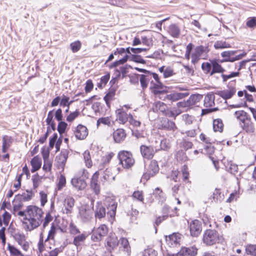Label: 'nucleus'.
I'll list each match as a JSON object with an SVG mask.
<instances>
[{"mask_svg":"<svg viewBox=\"0 0 256 256\" xmlns=\"http://www.w3.org/2000/svg\"><path fill=\"white\" fill-rule=\"evenodd\" d=\"M28 218L22 222L26 230L32 231L38 228L42 222L44 212L42 210L36 206H28L26 208Z\"/></svg>","mask_w":256,"mask_h":256,"instance_id":"f257e3e1","label":"nucleus"},{"mask_svg":"<svg viewBox=\"0 0 256 256\" xmlns=\"http://www.w3.org/2000/svg\"><path fill=\"white\" fill-rule=\"evenodd\" d=\"M222 240V237L214 230H206L203 234L202 242L206 246H212Z\"/></svg>","mask_w":256,"mask_h":256,"instance_id":"f03ea898","label":"nucleus"},{"mask_svg":"<svg viewBox=\"0 0 256 256\" xmlns=\"http://www.w3.org/2000/svg\"><path fill=\"white\" fill-rule=\"evenodd\" d=\"M118 156L120 160V164L124 168H130L134 164L135 160L132 154L130 152L126 150L120 151L118 154Z\"/></svg>","mask_w":256,"mask_h":256,"instance_id":"7ed1b4c3","label":"nucleus"},{"mask_svg":"<svg viewBox=\"0 0 256 256\" xmlns=\"http://www.w3.org/2000/svg\"><path fill=\"white\" fill-rule=\"evenodd\" d=\"M108 232L107 226L105 224H102L98 228L93 230L92 240L94 242H100L106 235Z\"/></svg>","mask_w":256,"mask_h":256,"instance_id":"20e7f679","label":"nucleus"},{"mask_svg":"<svg viewBox=\"0 0 256 256\" xmlns=\"http://www.w3.org/2000/svg\"><path fill=\"white\" fill-rule=\"evenodd\" d=\"M209 52V49L206 46H200L194 48V52L192 54V62H194L200 58L204 59L207 56V54Z\"/></svg>","mask_w":256,"mask_h":256,"instance_id":"39448f33","label":"nucleus"},{"mask_svg":"<svg viewBox=\"0 0 256 256\" xmlns=\"http://www.w3.org/2000/svg\"><path fill=\"white\" fill-rule=\"evenodd\" d=\"M106 204L108 210L107 215L110 216L112 220L115 218L118 204L113 198L108 197L106 199Z\"/></svg>","mask_w":256,"mask_h":256,"instance_id":"423d86ee","label":"nucleus"},{"mask_svg":"<svg viewBox=\"0 0 256 256\" xmlns=\"http://www.w3.org/2000/svg\"><path fill=\"white\" fill-rule=\"evenodd\" d=\"M140 150L142 156L146 159H152L158 150L152 146L142 145Z\"/></svg>","mask_w":256,"mask_h":256,"instance_id":"0eeeda50","label":"nucleus"},{"mask_svg":"<svg viewBox=\"0 0 256 256\" xmlns=\"http://www.w3.org/2000/svg\"><path fill=\"white\" fill-rule=\"evenodd\" d=\"M69 152L67 150H62L59 155L56 158L55 161L58 169L64 170L68 158Z\"/></svg>","mask_w":256,"mask_h":256,"instance_id":"6e6552de","label":"nucleus"},{"mask_svg":"<svg viewBox=\"0 0 256 256\" xmlns=\"http://www.w3.org/2000/svg\"><path fill=\"white\" fill-rule=\"evenodd\" d=\"M190 235L194 237H197L200 234L202 228V224L198 220H192L190 224Z\"/></svg>","mask_w":256,"mask_h":256,"instance_id":"1a4fd4ad","label":"nucleus"},{"mask_svg":"<svg viewBox=\"0 0 256 256\" xmlns=\"http://www.w3.org/2000/svg\"><path fill=\"white\" fill-rule=\"evenodd\" d=\"M158 171L159 166L157 161L152 160L150 164L148 172L144 175V178L149 179L150 177L154 176Z\"/></svg>","mask_w":256,"mask_h":256,"instance_id":"9d476101","label":"nucleus"},{"mask_svg":"<svg viewBox=\"0 0 256 256\" xmlns=\"http://www.w3.org/2000/svg\"><path fill=\"white\" fill-rule=\"evenodd\" d=\"M80 216L84 222H89L92 218V212L90 209L82 207L79 211Z\"/></svg>","mask_w":256,"mask_h":256,"instance_id":"9b49d317","label":"nucleus"},{"mask_svg":"<svg viewBox=\"0 0 256 256\" xmlns=\"http://www.w3.org/2000/svg\"><path fill=\"white\" fill-rule=\"evenodd\" d=\"M74 133L76 138L84 140L88 134V130L85 126L79 124L76 128Z\"/></svg>","mask_w":256,"mask_h":256,"instance_id":"f8f14e48","label":"nucleus"},{"mask_svg":"<svg viewBox=\"0 0 256 256\" xmlns=\"http://www.w3.org/2000/svg\"><path fill=\"white\" fill-rule=\"evenodd\" d=\"M98 174L96 172L92 175L90 183V187L94 192L98 195L100 192V185L98 184Z\"/></svg>","mask_w":256,"mask_h":256,"instance_id":"ddd939ff","label":"nucleus"},{"mask_svg":"<svg viewBox=\"0 0 256 256\" xmlns=\"http://www.w3.org/2000/svg\"><path fill=\"white\" fill-rule=\"evenodd\" d=\"M198 253V249L195 246L182 248L177 254V256H196Z\"/></svg>","mask_w":256,"mask_h":256,"instance_id":"4468645a","label":"nucleus"},{"mask_svg":"<svg viewBox=\"0 0 256 256\" xmlns=\"http://www.w3.org/2000/svg\"><path fill=\"white\" fill-rule=\"evenodd\" d=\"M34 192L32 190H26V192H23L22 194H18L15 196V202L20 200L25 202L30 200L34 196Z\"/></svg>","mask_w":256,"mask_h":256,"instance_id":"2eb2a0df","label":"nucleus"},{"mask_svg":"<svg viewBox=\"0 0 256 256\" xmlns=\"http://www.w3.org/2000/svg\"><path fill=\"white\" fill-rule=\"evenodd\" d=\"M106 211L104 206L101 202H97L95 206L94 216L96 219L100 220L105 217Z\"/></svg>","mask_w":256,"mask_h":256,"instance_id":"dca6fc26","label":"nucleus"},{"mask_svg":"<svg viewBox=\"0 0 256 256\" xmlns=\"http://www.w3.org/2000/svg\"><path fill=\"white\" fill-rule=\"evenodd\" d=\"M166 240L169 246H174L180 244V235L178 233H173L168 236H166Z\"/></svg>","mask_w":256,"mask_h":256,"instance_id":"f3484780","label":"nucleus"},{"mask_svg":"<svg viewBox=\"0 0 256 256\" xmlns=\"http://www.w3.org/2000/svg\"><path fill=\"white\" fill-rule=\"evenodd\" d=\"M140 82L142 90H145L148 87L150 82L152 84L153 80L151 78L150 72L149 71L146 74H140Z\"/></svg>","mask_w":256,"mask_h":256,"instance_id":"a211bd4d","label":"nucleus"},{"mask_svg":"<svg viewBox=\"0 0 256 256\" xmlns=\"http://www.w3.org/2000/svg\"><path fill=\"white\" fill-rule=\"evenodd\" d=\"M160 126L162 129L174 131L177 128L175 123L166 118H162Z\"/></svg>","mask_w":256,"mask_h":256,"instance_id":"6ab92c4d","label":"nucleus"},{"mask_svg":"<svg viewBox=\"0 0 256 256\" xmlns=\"http://www.w3.org/2000/svg\"><path fill=\"white\" fill-rule=\"evenodd\" d=\"M188 95V92H174L166 94L164 100H168L172 102H176L180 99H182Z\"/></svg>","mask_w":256,"mask_h":256,"instance_id":"aec40b11","label":"nucleus"},{"mask_svg":"<svg viewBox=\"0 0 256 256\" xmlns=\"http://www.w3.org/2000/svg\"><path fill=\"white\" fill-rule=\"evenodd\" d=\"M71 184L74 188L80 190H84L87 186L86 182L84 180L78 178H72Z\"/></svg>","mask_w":256,"mask_h":256,"instance_id":"412c9836","label":"nucleus"},{"mask_svg":"<svg viewBox=\"0 0 256 256\" xmlns=\"http://www.w3.org/2000/svg\"><path fill=\"white\" fill-rule=\"evenodd\" d=\"M116 114L117 120L121 124H124L128 120H129V114L128 115L122 108L116 110Z\"/></svg>","mask_w":256,"mask_h":256,"instance_id":"4be33fe9","label":"nucleus"},{"mask_svg":"<svg viewBox=\"0 0 256 256\" xmlns=\"http://www.w3.org/2000/svg\"><path fill=\"white\" fill-rule=\"evenodd\" d=\"M118 242V238L114 234H112L106 238L107 246L109 248L110 250H113L117 247Z\"/></svg>","mask_w":256,"mask_h":256,"instance_id":"5701e85b","label":"nucleus"},{"mask_svg":"<svg viewBox=\"0 0 256 256\" xmlns=\"http://www.w3.org/2000/svg\"><path fill=\"white\" fill-rule=\"evenodd\" d=\"M126 136L124 130L118 128L113 132V138L116 142L119 143L123 141Z\"/></svg>","mask_w":256,"mask_h":256,"instance_id":"b1692460","label":"nucleus"},{"mask_svg":"<svg viewBox=\"0 0 256 256\" xmlns=\"http://www.w3.org/2000/svg\"><path fill=\"white\" fill-rule=\"evenodd\" d=\"M2 152L4 153L6 152L10 147L13 140L11 136L7 135H4L2 136Z\"/></svg>","mask_w":256,"mask_h":256,"instance_id":"393cba45","label":"nucleus"},{"mask_svg":"<svg viewBox=\"0 0 256 256\" xmlns=\"http://www.w3.org/2000/svg\"><path fill=\"white\" fill-rule=\"evenodd\" d=\"M74 200L72 196H67L64 200V210L66 214L72 213V209L74 205Z\"/></svg>","mask_w":256,"mask_h":256,"instance_id":"a878e982","label":"nucleus"},{"mask_svg":"<svg viewBox=\"0 0 256 256\" xmlns=\"http://www.w3.org/2000/svg\"><path fill=\"white\" fill-rule=\"evenodd\" d=\"M235 93L236 90L232 88L230 90L218 91L216 94L226 100L230 98Z\"/></svg>","mask_w":256,"mask_h":256,"instance_id":"bb28decb","label":"nucleus"},{"mask_svg":"<svg viewBox=\"0 0 256 256\" xmlns=\"http://www.w3.org/2000/svg\"><path fill=\"white\" fill-rule=\"evenodd\" d=\"M240 126L244 130L247 132H253L254 130V128L253 123L251 120L250 117L246 121L245 120L242 124H240Z\"/></svg>","mask_w":256,"mask_h":256,"instance_id":"cd10ccee","label":"nucleus"},{"mask_svg":"<svg viewBox=\"0 0 256 256\" xmlns=\"http://www.w3.org/2000/svg\"><path fill=\"white\" fill-rule=\"evenodd\" d=\"M212 70L210 74V76H212L216 73H223L225 72V70L220 64L216 60H212Z\"/></svg>","mask_w":256,"mask_h":256,"instance_id":"c85d7f7f","label":"nucleus"},{"mask_svg":"<svg viewBox=\"0 0 256 256\" xmlns=\"http://www.w3.org/2000/svg\"><path fill=\"white\" fill-rule=\"evenodd\" d=\"M30 164L32 166L31 172H34L38 170L40 168L42 160L40 158L36 156L32 159Z\"/></svg>","mask_w":256,"mask_h":256,"instance_id":"c756f323","label":"nucleus"},{"mask_svg":"<svg viewBox=\"0 0 256 256\" xmlns=\"http://www.w3.org/2000/svg\"><path fill=\"white\" fill-rule=\"evenodd\" d=\"M214 96L213 94H208L204 97V106L206 108L212 107L214 104Z\"/></svg>","mask_w":256,"mask_h":256,"instance_id":"7c9ffc66","label":"nucleus"},{"mask_svg":"<svg viewBox=\"0 0 256 256\" xmlns=\"http://www.w3.org/2000/svg\"><path fill=\"white\" fill-rule=\"evenodd\" d=\"M202 95L195 94L191 95L188 100L190 106L196 105L202 98Z\"/></svg>","mask_w":256,"mask_h":256,"instance_id":"2f4dec72","label":"nucleus"},{"mask_svg":"<svg viewBox=\"0 0 256 256\" xmlns=\"http://www.w3.org/2000/svg\"><path fill=\"white\" fill-rule=\"evenodd\" d=\"M115 175L113 174L110 170L106 169L104 172L102 181L112 182L115 180Z\"/></svg>","mask_w":256,"mask_h":256,"instance_id":"473e14b6","label":"nucleus"},{"mask_svg":"<svg viewBox=\"0 0 256 256\" xmlns=\"http://www.w3.org/2000/svg\"><path fill=\"white\" fill-rule=\"evenodd\" d=\"M169 32L174 38H178L180 34V30L176 24H172L169 26Z\"/></svg>","mask_w":256,"mask_h":256,"instance_id":"72a5a7b5","label":"nucleus"},{"mask_svg":"<svg viewBox=\"0 0 256 256\" xmlns=\"http://www.w3.org/2000/svg\"><path fill=\"white\" fill-rule=\"evenodd\" d=\"M224 124L220 119L214 120L213 122V128L214 132H222L223 130Z\"/></svg>","mask_w":256,"mask_h":256,"instance_id":"f704fd0d","label":"nucleus"},{"mask_svg":"<svg viewBox=\"0 0 256 256\" xmlns=\"http://www.w3.org/2000/svg\"><path fill=\"white\" fill-rule=\"evenodd\" d=\"M224 198V195L222 194L220 190L218 188H216L213 192L212 198L216 202H220L223 200Z\"/></svg>","mask_w":256,"mask_h":256,"instance_id":"c9c22d12","label":"nucleus"},{"mask_svg":"<svg viewBox=\"0 0 256 256\" xmlns=\"http://www.w3.org/2000/svg\"><path fill=\"white\" fill-rule=\"evenodd\" d=\"M118 242L120 246L124 248V250L129 254L130 252V246L128 240L126 238H122Z\"/></svg>","mask_w":256,"mask_h":256,"instance_id":"e433bc0d","label":"nucleus"},{"mask_svg":"<svg viewBox=\"0 0 256 256\" xmlns=\"http://www.w3.org/2000/svg\"><path fill=\"white\" fill-rule=\"evenodd\" d=\"M155 107L156 110L162 112V114H164L168 108L167 106L161 102H156V103Z\"/></svg>","mask_w":256,"mask_h":256,"instance_id":"4c0bfd02","label":"nucleus"},{"mask_svg":"<svg viewBox=\"0 0 256 256\" xmlns=\"http://www.w3.org/2000/svg\"><path fill=\"white\" fill-rule=\"evenodd\" d=\"M42 177L38 174H36L32 176V180L33 183L34 189H36L42 182Z\"/></svg>","mask_w":256,"mask_h":256,"instance_id":"58836bf2","label":"nucleus"},{"mask_svg":"<svg viewBox=\"0 0 256 256\" xmlns=\"http://www.w3.org/2000/svg\"><path fill=\"white\" fill-rule=\"evenodd\" d=\"M86 238V236L84 234L76 236L74 239L73 244L76 246H80L82 242L85 240Z\"/></svg>","mask_w":256,"mask_h":256,"instance_id":"ea45409f","label":"nucleus"},{"mask_svg":"<svg viewBox=\"0 0 256 256\" xmlns=\"http://www.w3.org/2000/svg\"><path fill=\"white\" fill-rule=\"evenodd\" d=\"M192 142L186 138H183L180 143V146L184 150H187L188 149L192 148Z\"/></svg>","mask_w":256,"mask_h":256,"instance_id":"a19ab883","label":"nucleus"},{"mask_svg":"<svg viewBox=\"0 0 256 256\" xmlns=\"http://www.w3.org/2000/svg\"><path fill=\"white\" fill-rule=\"evenodd\" d=\"M8 248L10 254L14 256H24L18 249L10 244H8Z\"/></svg>","mask_w":256,"mask_h":256,"instance_id":"79ce46f5","label":"nucleus"},{"mask_svg":"<svg viewBox=\"0 0 256 256\" xmlns=\"http://www.w3.org/2000/svg\"><path fill=\"white\" fill-rule=\"evenodd\" d=\"M214 47L216 49L228 48L230 47V44L223 40H218L214 44Z\"/></svg>","mask_w":256,"mask_h":256,"instance_id":"37998d69","label":"nucleus"},{"mask_svg":"<svg viewBox=\"0 0 256 256\" xmlns=\"http://www.w3.org/2000/svg\"><path fill=\"white\" fill-rule=\"evenodd\" d=\"M56 232V226L54 224L52 223L50 226V229L48 232V236L45 242L48 241L50 239L53 240Z\"/></svg>","mask_w":256,"mask_h":256,"instance_id":"c03bdc74","label":"nucleus"},{"mask_svg":"<svg viewBox=\"0 0 256 256\" xmlns=\"http://www.w3.org/2000/svg\"><path fill=\"white\" fill-rule=\"evenodd\" d=\"M130 60L132 62L142 64H145L146 63V60H144L138 54H131Z\"/></svg>","mask_w":256,"mask_h":256,"instance_id":"a18cd8bd","label":"nucleus"},{"mask_svg":"<svg viewBox=\"0 0 256 256\" xmlns=\"http://www.w3.org/2000/svg\"><path fill=\"white\" fill-rule=\"evenodd\" d=\"M66 184V178L64 175L61 174L58 178V182L57 185L56 190H60L64 186H65Z\"/></svg>","mask_w":256,"mask_h":256,"instance_id":"49530a36","label":"nucleus"},{"mask_svg":"<svg viewBox=\"0 0 256 256\" xmlns=\"http://www.w3.org/2000/svg\"><path fill=\"white\" fill-rule=\"evenodd\" d=\"M212 63H209L208 62H203L202 64V68L204 72L206 74H210L212 70Z\"/></svg>","mask_w":256,"mask_h":256,"instance_id":"de8ad7c7","label":"nucleus"},{"mask_svg":"<svg viewBox=\"0 0 256 256\" xmlns=\"http://www.w3.org/2000/svg\"><path fill=\"white\" fill-rule=\"evenodd\" d=\"M246 251L247 254L256 256V244H249L246 246Z\"/></svg>","mask_w":256,"mask_h":256,"instance_id":"09e8293b","label":"nucleus"},{"mask_svg":"<svg viewBox=\"0 0 256 256\" xmlns=\"http://www.w3.org/2000/svg\"><path fill=\"white\" fill-rule=\"evenodd\" d=\"M70 98L68 96L62 95V98L60 101V106H66L70 107V106L71 104H72V101L69 102Z\"/></svg>","mask_w":256,"mask_h":256,"instance_id":"8fccbe9b","label":"nucleus"},{"mask_svg":"<svg viewBox=\"0 0 256 256\" xmlns=\"http://www.w3.org/2000/svg\"><path fill=\"white\" fill-rule=\"evenodd\" d=\"M83 154L86 166L88 168L91 167L92 166V162L90 152L88 151H85Z\"/></svg>","mask_w":256,"mask_h":256,"instance_id":"3c124183","label":"nucleus"},{"mask_svg":"<svg viewBox=\"0 0 256 256\" xmlns=\"http://www.w3.org/2000/svg\"><path fill=\"white\" fill-rule=\"evenodd\" d=\"M132 68V67L130 66H128V64L124 66H120V71L121 72V74H122V78H126V76H128V68Z\"/></svg>","mask_w":256,"mask_h":256,"instance_id":"603ef678","label":"nucleus"},{"mask_svg":"<svg viewBox=\"0 0 256 256\" xmlns=\"http://www.w3.org/2000/svg\"><path fill=\"white\" fill-rule=\"evenodd\" d=\"M132 197L138 201L144 202V198L142 191L138 190L134 192L132 194Z\"/></svg>","mask_w":256,"mask_h":256,"instance_id":"864d4df0","label":"nucleus"},{"mask_svg":"<svg viewBox=\"0 0 256 256\" xmlns=\"http://www.w3.org/2000/svg\"><path fill=\"white\" fill-rule=\"evenodd\" d=\"M108 3L111 5L120 7H123L126 5L124 0H108Z\"/></svg>","mask_w":256,"mask_h":256,"instance_id":"5fc2aeb1","label":"nucleus"},{"mask_svg":"<svg viewBox=\"0 0 256 256\" xmlns=\"http://www.w3.org/2000/svg\"><path fill=\"white\" fill-rule=\"evenodd\" d=\"M14 238L19 245L22 244V243L25 240L24 235L18 232L16 233L14 236Z\"/></svg>","mask_w":256,"mask_h":256,"instance_id":"6e6d98bb","label":"nucleus"},{"mask_svg":"<svg viewBox=\"0 0 256 256\" xmlns=\"http://www.w3.org/2000/svg\"><path fill=\"white\" fill-rule=\"evenodd\" d=\"M67 126V124L64 122L61 121L58 123V131L60 134L64 132Z\"/></svg>","mask_w":256,"mask_h":256,"instance_id":"4d7b16f0","label":"nucleus"},{"mask_svg":"<svg viewBox=\"0 0 256 256\" xmlns=\"http://www.w3.org/2000/svg\"><path fill=\"white\" fill-rule=\"evenodd\" d=\"M71 50L73 52H76L80 50L81 47V44L80 41L72 42L70 45Z\"/></svg>","mask_w":256,"mask_h":256,"instance_id":"13d9d810","label":"nucleus"},{"mask_svg":"<svg viewBox=\"0 0 256 256\" xmlns=\"http://www.w3.org/2000/svg\"><path fill=\"white\" fill-rule=\"evenodd\" d=\"M160 147L161 150H167L170 148L169 140L166 139L162 140L160 142Z\"/></svg>","mask_w":256,"mask_h":256,"instance_id":"bf43d9fd","label":"nucleus"},{"mask_svg":"<svg viewBox=\"0 0 256 256\" xmlns=\"http://www.w3.org/2000/svg\"><path fill=\"white\" fill-rule=\"evenodd\" d=\"M100 124L110 126V120L108 117L101 118L97 120V126H98Z\"/></svg>","mask_w":256,"mask_h":256,"instance_id":"052dcab7","label":"nucleus"},{"mask_svg":"<svg viewBox=\"0 0 256 256\" xmlns=\"http://www.w3.org/2000/svg\"><path fill=\"white\" fill-rule=\"evenodd\" d=\"M115 92H109L104 97V99L108 106H109L110 102L112 100L114 96Z\"/></svg>","mask_w":256,"mask_h":256,"instance_id":"680f3d73","label":"nucleus"},{"mask_svg":"<svg viewBox=\"0 0 256 256\" xmlns=\"http://www.w3.org/2000/svg\"><path fill=\"white\" fill-rule=\"evenodd\" d=\"M52 219L53 218L51 216L50 214V212L46 213L44 223L42 224L43 228H46L48 226L49 222H50Z\"/></svg>","mask_w":256,"mask_h":256,"instance_id":"e2e57ef3","label":"nucleus"},{"mask_svg":"<svg viewBox=\"0 0 256 256\" xmlns=\"http://www.w3.org/2000/svg\"><path fill=\"white\" fill-rule=\"evenodd\" d=\"M183 180L186 181L188 179L189 172H188V167L186 165H184L182 168Z\"/></svg>","mask_w":256,"mask_h":256,"instance_id":"0e129e2a","label":"nucleus"},{"mask_svg":"<svg viewBox=\"0 0 256 256\" xmlns=\"http://www.w3.org/2000/svg\"><path fill=\"white\" fill-rule=\"evenodd\" d=\"M240 74V72H232L230 74L228 75H226L224 74H222V77L223 79V82H226L228 79L232 78L233 77L238 76Z\"/></svg>","mask_w":256,"mask_h":256,"instance_id":"69168bd1","label":"nucleus"},{"mask_svg":"<svg viewBox=\"0 0 256 256\" xmlns=\"http://www.w3.org/2000/svg\"><path fill=\"white\" fill-rule=\"evenodd\" d=\"M246 25L250 28L256 27V17L250 18L246 22Z\"/></svg>","mask_w":256,"mask_h":256,"instance_id":"338daca9","label":"nucleus"},{"mask_svg":"<svg viewBox=\"0 0 256 256\" xmlns=\"http://www.w3.org/2000/svg\"><path fill=\"white\" fill-rule=\"evenodd\" d=\"M11 218L10 214L8 212H5L2 214L3 222L6 226L8 224Z\"/></svg>","mask_w":256,"mask_h":256,"instance_id":"774afa93","label":"nucleus"}]
</instances>
